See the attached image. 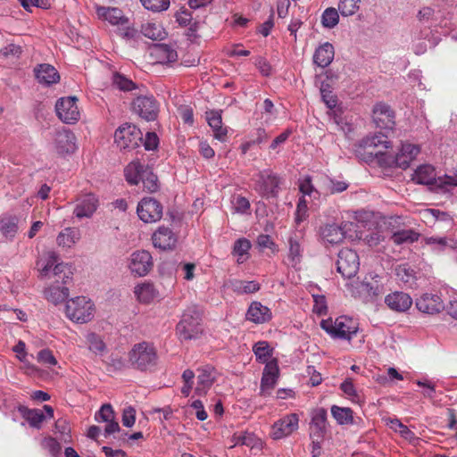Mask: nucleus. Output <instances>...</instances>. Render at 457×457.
Listing matches in <instances>:
<instances>
[{"label": "nucleus", "mask_w": 457, "mask_h": 457, "mask_svg": "<svg viewBox=\"0 0 457 457\" xmlns=\"http://www.w3.org/2000/svg\"><path fill=\"white\" fill-rule=\"evenodd\" d=\"M59 254L54 251H46L37 259L36 266L40 276L54 278V283L68 284L72 278L71 267L63 262H58Z\"/></svg>", "instance_id": "1"}, {"label": "nucleus", "mask_w": 457, "mask_h": 457, "mask_svg": "<svg viewBox=\"0 0 457 457\" xmlns=\"http://www.w3.org/2000/svg\"><path fill=\"white\" fill-rule=\"evenodd\" d=\"M391 147V142L382 133L369 135L362 138L355 145V154L366 162L378 159L379 162L386 160L387 153L384 150Z\"/></svg>", "instance_id": "2"}, {"label": "nucleus", "mask_w": 457, "mask_h": 457, "mask_svg": "<svg viewBox=\"0 0 457 457\" xmlns=\"http://www.w3.org/2000/svg\"><path fill=\"white\" fill-rule=\"evenodd\" d=\"M65 315L73 322L84 324L95 317L96 307L92 300L87 296H75L65 303Z\"/></svg>", "instance_id": "3"}, {"label": "nucleus", "mask_w": 457, "mask_h": 457, "mask_svg": "<svg viewBox=\"0 0 457 457\" xmlns=\"http://www.w3.org/2000/svg\"><path fill=\"white\" fill-rule=\"evenodd\" d=\"M128 357L131 367L139 370L151 369L156 364L158 358L154 345L145 341L135 344Z\"/></svg>", "instance_id": "4"}, {"label": "nucleus", "mask_w": 457, "mask_h": 457, "mask_svg": "<svg viewBox=\"0 0 457 457\" xmlns=\"http://www.w3.org/2000/svg\"><path fill=\"white\" fill-rule=\"evenodd\" d=\"M320 327L333 338L347 341H351L359 329L357 322L347 316H340L335 320L331 319L322 320Z\"/></svg>", "instance_id": "5"}, {"label": "nucleus", "mask_w": 457, "mask_h": 457, "mask_svg": "<svg viewBox=\"0 0 457 457\" xmlns=\"http://www.w3.org/2000/svg\"><path fill=\"white\" fill-rule=\"evenodd\" d=\"M201 314L196 308H188L182 315L181 320L176 328L177 335L180 340L196 338L202 333L200 326Z\"/></svg>", "instance_id": "6"}, {"label": "nucleus", "mask_w": 457, "mask_h": 457, "mask_svg": "<svg viewBox=\"0 0 457 457\" xmlns=\"http://www.w3.org/2000/svg\"><path fill=\"white\" fill-rule=\"evenodd\" d=\"M142 140L141 130L132 124L125 123L114 133V142L123 151H131L138 147Z\"/></svg>", "instance_id": "7"}, {"label": "nucleus", "mask_w": 457, "mask_h": 457, "mask_svg": "<svg viewBox=\"0 0 457 457\" xmlns=\"http://www.w3.org/2000/svg\"><path fill=\"white\" fill-rule=\"evenodd\" d=\"M412 180L418 184L432 185L435 184L439 187L445 186L457 187V173L454 176L440 177L436 179L435 170L431 165H420L414 172Z\"/></svg>", "instance_id": "8"}, {"label": "nucleus", "mask_w": 457, "mask_h": 457, "mask_svg": "<svg viewBox=\"0 0 457 457\" xmlns=\"http://www.w3.org/2000/svg\"><path fill=\"white\" fill-rule=\"evenodd\" d=\"M360 259L357 253L350 248H343L337 254V269L343 278H352L359 270Z\"/></svg>", "instance_id": "9"}, {"label": "nucleus", "mask_w": 457, "mask_h": 457, "mask_svg": "<svg viewBox=\"0 0 457 457\" xmlns=\"http://www.w3.org/2000/svg\"><path fill=\"white\" fill-rule=\"evenodd\" d=\"M280 178L270 170L260 171L257 175L255 190L264 197H275L278 194Z\"/></svg>", "instance_id": "10"}, {"label": "nucleus", "mask_w": 457, "mask_h": 457, "mask_svg": "<svg viewBox=\"0 0 457 457\" xmlns=\"http://www.w3.org/2000/svg\"><path fill=\"white\" fill-rule=\"evenodd\" d=\"M137 212L142 221L152 223L162 219L163 207L155 198L144 197L137 204Z\"/></svg>", "instance_id": "11"}, {"label": "nucleus", "mask_w": 457, "mask_h": 457, "mask_svg": "<svg viewBox=\"0 0 457 457\" xmlns=\"http://www.w3.org/2000/svg\"><path fill=\"white\" fill-rule=\"evenodd\" d=\"M154 267L153 257L148 251L138 250L131 253L129 269L136 277H145Z\"/></svg>", "instance_id": "12"}, {"label": "nucleus", "mask_w": 457, "mask_h": 457, "mask_svg": "<svg viewBox=\"0 0 457 457\" xmlns=\"http://www.w3.org/2000/svg\"><path fill=\"white\" fill-rule=\"evenodd\" d=\"M77 97H62L56 102L57 116L65 123L72 124L79 119V111L77 105Z\"/></svg>", "instance_id": "13"}, {"label": "nucleus", "mask_w": 457, "mask_h": 457, "mask_svg": "<svg viewBox=\"0 0 457 457\" xmlns=\"http://www.w3.org/2000/svg\"><path fill=\"white\" fill-rule=\"evenodd\" d=\"M133 110L141 118L151 121L156 120L159 104L153 96H142L133 101Z\"/></svg>", "instance_id": "14"}, {"label": "nucleus", "mask_w": 457, "mask_h": 457, "mask_svg": "<svg viewBox=\"0 0 457 457\" xmlns=\"http://www.w3.org/2000/svg\"><path fill=\"white\" fill-rule=\"evenodd\" d=\"M299 418L295 413L284 416L276 421L271 428V437L279 440L290 436L298 428Z\"/></svg>", "instance_id": "15"}, {"label": "nucleus", "mask_w": 457, "mask_h": 457, "mask_svg": "<svg viewBox=\"0 0 457 457\" xmlns=\"http://www.w3.org/2000/svg\"><path fill=\"white\" fill-rule=\"evenodd\" d=\"M54 144L55 152L61 156L71 154L77 149L75 135L65 129L56 131Z\"/></svg>", "instance_id": "16"}, {"label": "nucleus", "mask_w": 457, "mask_h": 457, "mask_svg": "<svg viewBox=\"0 0 457 457\" xmlns=\"http://www.w3.org/2000/svg\"><path fill=\"white\" fill-rule=\"evenodd\" d=\"M410 150L409 155L401 152L397 153L395 156L387 154L384 163L389 166L395 165L403 170L407 169L410 163L416 158L420 154V149L417 145L405 143L404 151Z\"/></svg>", "instance_id": "17"}, {"label": "nucleus", "mask_w": 457, "mask_h": 457, "mask_svg": "<svg viewBox=\"0 0 457 457\" xmlns=\"http://www.w3.org/2000/svg\"><path fill=\"white\" fill-rule=\"evenodd\" d=\"M372 117L378 128L393 129L395 127V112L384 103H378L374 106Z\"/></svg>", "instance_id": "18"}, {"label": "nucleus", "mask_w": 457, "mask_h": 457, "mask_svg": "<svg viewBox=\"0 0 457 457\" xmlns=\"http://www.w3.org/2000/svg\"><path fill=\"white\" fill-rule=\"evenodd\" d=\"M278 375L279 369L278 361L274 359L265 365L262 372L261 392L263 395L270 394V391L277 384Z\"/></svg>", "instance_id": "19"}, {"label": "nucleus", "mask_w": 457, "mask_h": 457, "mask_svg": "<svg viewBox=\"0 0 457 457\" xmlns=\"http://www.w3.org/2000/svg\"><path fill=\"white\" fill-rule=\"evenodd\" d=\"M98 199L93 194H87L78 199L74 214L79 219L90 218L96 211Z\"/></svg>", "instance_id": "20"}, {"label": "nucleus", "mask_w": 457, "mask_h": 457, "mask_svg": "<svg viewBox=\"0 0 457 457\" xmlns=\"http://www.w3.org/2000/svg\"><path fill=\"white\" fill-rule=\"evenodd\" d=\"M327 430V411L318 408L312 412L310 436L323 438Z\"/></svg>", "instance_id": "21"}, {"label": "nucleus", "mask_w": 457, "mask_h": 457, "mask_svg": "<svg viewBox=\"0 0 457 457\" xmlns=\"http://www.w3.org/2000/svg\"><path fill=\"white\" fill-rule=\"evenodd\" d=\"M416 306L419 311L434 314L439 312L444 308L441 297L435 294H424L416 301Z\"/></svg>", "instance_id": "22"}, {"label": "nucleus", "mask_w": 457, "mask_h": 457, "mask_svg": "<svg viewBox=\"0 0 457 457\" xmlns=\"http://www.w3.org/2000/svg\"><path fill=\"white\" fill-rule=\"evenodd\" d=\"M152 240L154 247L168 250L175 246L177 237L170 228L162 226L153 234Z\"/></svg>", "instance_id": "23"}, {"label": "nucleus", "mask_w": 457, "mask_h": 457, "mask_svg": "<svg viewBox=\"0 0 457 457\" xmlns=\"http://www.w3.org/2000/svg\"><path fill=\"white\" fill-rule=\"evenodd\" d=\"M385 303L391 310L403 312L410 309L412 300L408 294L395 291L386 296Z\"/></svg>", "instance_id": "24"}, {"label": "nucleus", "mask_w": 457, "mask_h": 457, "mask_svg": "<svg viewBox=\"0 0 457 457\" xmlns=\"http://www.w3.org/2000/svg\"><path fill=\"white\" fill-rule=\"evenodd\" d=\"M197 372L195 393L199 395H205L215 380V370L211 366H204L198 369Z\"/></svg>", "instance_id": "25"}, {"label": "nucleus", "mask_w": 457, "mask_h": 457, "mask_svg": "<svg viewBox=\"0 0 457 457\" xmlns=\"http://www.w3.org/2000/svg\"><path fill=\"white\" fill-rule=\"evenodd\" d=\"M272 318L270 310L260 302H253L246 312V320L255 324H262Z\"/></svg>", "instance_id": "26"}, {"label": "nucleus", "mask_w": 457, "mask_h": 457, "mask_svg": "<svg viewBox=\"0 0 457 457\" xmlns=\"http://www.w3.org/2000/svg\"><path fill=\"white\" fill-rule=\"evenodd\" d=\"M96 12L100 18L107 21L112 25L120 27L129 23V19L123 15L122 11L119 8L100 6L96 8Z\"/></svg>", "instance_id": "27"}, {"label": "nucleus", "mask_w": 457, "mask_h": 457, "mask_svg": "<svg viewBox=\"0 0 457 457\" xmlns=\"http://www.w3.org/2000/svg\"><path fill=\"white\" fill-rule=\"evenodd\" d=\"M34 72L37 81L41 84L49 86L60 80L57 70L48 63L38 64L35 67Z\"/></svg>", "instance_id": "28"}, {"label": "nucleus", "mask_w": 457, "mask_h": 457, "mask_svg": "<svg viewBox=\"0 0 457 457\" xmlns=\"http://www.w3.org/2000/svg\"><path fill=\"white\" fill-rule=\"evenodd\" d=\"M334 56L335 50L333 45L326 42L315 50L312 59L317 66L326 68L332 62Z\"/></svg>", "instance_id": "29"}, {"label": "nucleus", "mask_w": 457, "mask_h": 457, "mask_svg": "<svg viewBox=\"0 0 457 457\" xmlns=\"http://www.w3.org/2000/svg\"><path fill=\"white\" fill-rule=\"evenodd\" d=\"M424 242L436 253H444L447 249L457 248V242L447 237H427L424 238Z\"/></svg>", "instance_id": "30"}, {"label": "nucleus", "mask_w": 457, "mask_h": 457, "mask_svg": "<svg viewBox=\"0 0 457 457\" xmlns=\"http://www.w3.org/2000/svg\"><path fill=\"white\" fill-rule=\"evenodd\" d=\"M81 233L78 228L69 227L58 234L56 243L61 247L71 248L79 241Z\"/></svg>", "instance_id": "31"}, {"label": "nucleus", "mask_w": 457, "mask_h": 457, "mask_svg": "<svg viewBox=\"0 0 457 457\" xmlns=\"http://www.w3.org/2000/svg\"><path fill=\"white\" fill-rule=\"evenodd\" d=\"M206 120L209 126L212 129L214 137L220 141H225L227 137V128L222 127L221 113L218 111L206 112Z\"/></svg>", "instance_id": "32"}, {"label": "nucleus", "mask_w": 457, "mask_h": 457, "mask_svg": "<svg viewBox=\"0 0 457 457\" xmlns=\"http://www.w3.org/2000/svg\"><path fill=\"white\" fill-rule=\"evenodd\" d=\"M145 170H146V166L142 164L140 162H131L124 169V175L127 182L131 186L138 185Z\"/></svg>", "instance_id": "33"}, {"label": "nucleus", "mask_w": 457, "mask_h": 457, "mask_svg": "<svg viewBox=\"0 0 457 457\" xmlns=\"http://www.w3.org/2000/svg\"><path fill=\"white\" fill-rule=\"evenodd\" d=\"M345 233L344 229L337 224H328L321 228V237L326 242L336 245L342 242Z\"/></svg>", "instance_id": "34"}, {"label": "nucleus", "mask_w": 457, "mask_h": 457, "mask_svg": "<svg viewBox=\"0 0 457 457\" xmlns=\"http://www.w3.org/2000/svg\"><path fill=\"white\" fill-rule=\"evenodd\" d=\"M420 237V234L414 229H398L391 235L390 240L396 245H409L417 242Z\"/></svg>", "instance_id": "35"}, {"label": "nucleus", "mask_w": 457, "mask_h": 457, "mask_svg": "<svg viewBox=\"0 0 457 457\" xmlns=\"http://www.w3.org/2000/svg\"><path fill=\"white\" fill-rule=\"evenodd\" d=\"M253 352L257 361L267 364L273 354V348L267 341H258L253 345Z\"/></svg>", "instance_id": "36"}, {"label": "nucleus", "mask_w": 457, "mask_h": 457, "mask_svg": "<svg viewBox=\"0 0 457 457\" xmlns=\"http://www.w3.org/2000/svg\"><path fill=\"white\" fill-rule=\"evenodd\" d=\"M44 295L48 302L57 305L65 300L67 301L69 295L68 287H46Z\"/></svg>", "instance_id": "37"}, {"label": "nucleus", "mask_w": 457, "mask_h": 457, "mask_svg": "<svg viewBox=\"0 0 457 457\" xmlns=\"http://www.w3.org/2000/svg\"><path fill=\"white\" fill-rule=\"evenodd\" d=\"M359 298L365 303H376L382 295L381 287H356Z\"/></svg>", "instance_id": "38"}, {"label": "nucleus", "mask_w": 457, "mask_h": 457, "mask_svg": "<svg viewBox=\"0 0 457 457\" xmlns=\"http://www.w3.org/2000/svg\"><path fill=\"white\" fill-rule=\"evenodd\" d=\"M235 445H246L250 448L260 447L262 441L253 433L244 432L233 436Z\"/></svg>", "instance_id": "39"}, {"label": "nucleus", "mask_w": 457, "mask_h": 457, "mask_svg": "<svg viewBox=\"0 0 457 457\" xmlns=\"http://www.w3.org/2000/svg\"><path fill=\"white\" fill-rule=\"evenodd\" d=\"M289 253L287 255V264L296 268L302 260V248L296 238L291 237L288 240Z\"/></svg>", "instance_id": "40"}, {"label": "nucleus", "mask_w": 457, "mask_h": 457, "mask_svg": "<svg viewBox=\"0 0 457 457\" xmlns=\"http://www.w3.org/2000/svg\"><path fill=\"white\" fill-rule=\"evenodd\" d=\"M251 248V243L246 238L237 239L233 247V253L237 257V262L242 263L248 258V251Z\"/></svg>", "instance_id": "41"}, {"label": "nucleus", "mask_w": 457, "mask_h": 457, "mask_svg": "<svg viewBox=\"0 0 457 457\" xmlns=\"http://www.w3.org/2000/svg\"><path fill=\"white\" fill-rule=\"evenodd\" d=\"M331 413L337 423L340 425L353 423V411L350 408L333 405L331 407Z\"/></svg>", "instance_id": "42"}, {"label": "nucleus", "mask_w": 457, "mask_h": 457, "mask_svg": "<svg viewBox=\"0 0 457 457\" xmlns=\"http://www.w3.org/2000/svg\"><path fill=\"white\" fill-rule=\"evenodd\" d=\"M23 417L30 427L37 429L41 428L42 423L46 418L39 409H26L23 412Z\"/></svg>", "instance_id": "43"}, {"label": "nucleus", "mask_w": 457, "mask_h": 457, "mask_svg": "<svg viewBox=\"0 0 457 457\" xmlns=\"http://www.w3.org/2000/svg\"><path fill=\"white\" fill-rule=\"evenodd\" d=\"M135 295L143 303H150L159 297L154 287H135Z\"/></svg>", "instance_id": "44"}, {"label": "nucleus", "mask_w": 457, "mask_h": 457, "mask_svg": "<svg viewBox=\"0 0 457 457\" xmlns=\"http://www.w3.org/2000/svg\"><path fill=\"white\" fill-rule=\"evenodd\" d=\"M140 181H142L144 188L150 193L156 192L159 188L158 178L155 174H154L151 168L147 165L146 170H145V173H143Z\"/></svg>", "instance_id": "45"}, {"label": "nucleus", "mask_w": 457, "mask_h": 457, "mask_svg": "<svg viewBox=\"0 0 457 457\" xmlns=\"http://www.w3.org/2000/svg\"><path fill=\"white\" fill-rule=\"evenodd\" d=\"M154 52L162 62H175L178 57L177 52L166 44L155 46Z\"/></svg>", "instance_id": "46"}, {"label": "nucleus", "mask_w": 457, "mask_h": 457, "mask_svg": "<svg viewBox=\"0 0 457 457\" xmlns=\"http://www.w3.org/2000/svg\"><path fill=\"white\" fill-rule=\"evenodd\" d=\"M88 349L96 354H102L105 350V345L102 338L94 332L86 335Z\"/></svg>", "instance_id": "47"}, {"label": "nucleus", "mask_w": 457, "mask_h": 457, "mask_svg": "<svg viewBox=\"0 0 457 457\" xmlns=\"http://www.w3.org/2000/svg\"><path fill=\"white\" fill-rule=\"evenodd\" d=\"M395 275L398 280L404 284H412L416 279L413 270L411 269L408 264L397 266Z\"/></svg>", "instance_id": "48"}, {"label": "nucleus", "mask_w": 457, "mask_h": 457, "mask_svg": "<svg viewBox=\"0 0 457 457\" xmlns=\"http://www.w3.org/2000/svg\"><path fill=\"white\" fill-rule=\"evenodd\" d=\"M339 21L338 12L334 7L327 8L321 16V23L325 28L332 29L337 25Z\"/></svg>", "instance_id": "49"}, {"label": "nucleus", "mask_w": 457, "mask_h": 457, "mask_svg": "<svg viewBox=\"0 0 457 457\" xmlns=\"http://www.w3.org/2000/svg\"><path fill=\"white\" fill-rule=\"evenodd\" d=\"M360 1L361 0H339L338 11L342 16H352L359 10Z\"/></svg>", "instance_id": "50"}, {"label": "nucleus", "mask_w": 457, "mask_h": 457, "mask_svg": "<svg viewBox=\"0 0 457 457\" xmlns=\"http://www.w3.org/2000/svg\"><path fill=\"white\" fill-rule=\"evenodd\" d=\"M340 388L344 392V394L349 397V399L352 402L357 403H360L362 402V397L356 390L352 380H349V379L345 380L341 384Z\"/></svg>", "instance_id": "51"}, {"label": "nucleus", "mask_w": 457, "mask_h": 457, "mask_svg": "<svg viewBox=\"0 0 457 457\" xmlns=\"http://www.w3.org/2000/svg\"><path fill=\"white\" fill-rule=\"evenodd\" d=\"M0 230L6 237H13L17 231L16 219L13 217L0 218Z\"/></svg>", "instance_id": "52"}, {"label": "nucleus", "mask_w": 457, "mask_h": 457, "mask_svg": "<svg viewBox=\"0 0 457 457\" xmlns=\"http://www.w3.org/2000/svg\"><path fill=\"white\" fill-rule=\"evenodd\" d=\"M112 85L122 91H131L136 88L132 80L117 72L112 76Z\"/></svg>", "instance_id": "53"}, {"label": "nucleus", "mask_w": 457, "mask_h": 457, "mask_svg": "<svg viewBox=\"0 0 457 457\" xmlns=\"http://www.w3.org/2000/svg\"><path fill=\"white\" fill-rule=\"evenodd\" d=\"M115 418L114 411L111 404H104L95 414V420L97 422L112 421Z\"/></svg>", "instance_id": "54"}, {"label": "nucleus", "mask_w": 457, "mask_h": 457, "mask_svg": "<svg viewBox=\"0 0 457 457\" xmlns=\"http://www.w3.org/2000/svg\"><path fill=\"white\" fill-rule=\"evenodd\" d=\"M313 297V307L312 311L318 315H326L328 312V305L325 295L319 294H312Z\"/></svg>", "instance_id": "55"}, {"label": "nucleus", "mask_w": 457, "mask_h": 457, "mask_svg": "<svg viewBox=\"0 0 457 457\" xmlns=\"http://www.w3.org/2000/svg\"><path fill=\"white\" fill-rule=\"evenodd\" d=\"M142 4L147 10L153 12H162L167 10L170 6V0H140Z\"/></svg>", "instance_id": "56"}, {"label": "nucleus", "mask_w": 457, "mask_h": 457, "mask_svg": "<svg viewBox=\"0 0 457 457\" xmlns=\"http://www.w3.org/2000/svg\"><path fill=\"white\" fill-rule=\"evenodd\" d=\"M43 447L48 451L53 457H59L61 454V445L54 437H46L42 442Z\"/></svg>", "instance_id": "57"}, {"label": "nucleus", "mask_w": 457, "mask_h": 457, "mask_svg": "<svg viewBox=\"0 0 457 457\" xmlns=\"http://www.w3.org/2000/svg\"><path fill=\"white\" fill-rule=\"evenodd\" d=\"M55 431L61 435V440L64 443L71 441V428L65 420H58L55 422Z\"/></svg>", "instance_id": "58"}, {"label": "nucleus", "mask_w": 457, "mask_h": 457, "mask_svg": "<svg viewBox=\"0 0 457 457\" xmlns=\"http://www.w3.org/2000/svg\"><path fill=\"white\" fill-rule=\"evenodd\" d=\"M37 360L38 362L47 366H55L57 360L54 356L53 353L49 349H43L38 352Z\"/></svg>", "instance_id": "59"}, {"label": "nucleus", "mask_w": 457, "mask_h": 457, "mask_svg": "<svg viewBox=\"0 0 457 457\" xmlns=\"http://www.w3.org/2000/svg\"><path fill=\"white\" fill-rule=\"evenodd\" d=\"M142 33L148 38L157 40L162 38L163 31L154 24H146L142 27Z\"/></svg>", "instance_id": "60"}, {"label": "nucleus", "mask_w": 457, "mask_h": 457, "mask_svg": "<svg viewBox=\"0 0 457 457\" xmlns=\"http://www.w3.org/2000/svg\"><path fill=\"white\" fill-rule=\"evenodd\" d=\"M416 384L419 386L424 388L422 394L425 397L432 399L435 396L436 393V385L435 383L428 380V379H419L416 381Z\"/></svg>", "instance_id": "61"}, {"label": "nucleus", "mask_w": 457, "mask_h": 457, "mask_svg": "<svg viewBox=\"0 0 457 457\" xmlns=\"http://www.w3.org/2000/svg\"><path fill=\"white\" fill-rule=\"evenodd\" d=\"M121 421L123 426L131 428L136 421V410L131 406L126 407L122 412Z\"/></svg>", "instance_id": "62"}, {"label": "nucleus", "mask_w": 457, "mask_h": 457, "mask_svg": "<svg viewBox=\"0 0 457 457\" xmlns=\"http://www.w3.org/2000/svg\"><path fill=\"white\" fill-rule=\"evenodd\" d=\"M308 207L307 202L304 197H301L298 201L296 212H295V221L297 223L302 222L307 216Z\"/></svg>", "instance_id": "63"}, {"label": "nucleus", "mask_w": 457, "mask_h": 457, "mask_svg": "<svg viewBox=\"0 0 457 457\" xmlns=\"http://www.w3.org/2000/svg\"><path fill=\"white\" fill-rule=\"evenodd\" d=\"M192 20V14L188 10H181L176 13V21L180 26H190Z\"/></svg>", "instance_id": "64"}]
</instances>
